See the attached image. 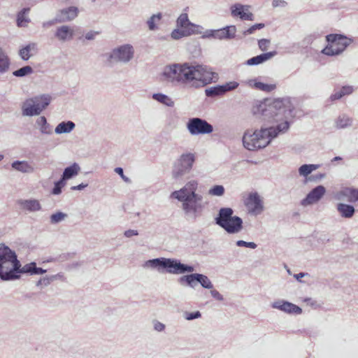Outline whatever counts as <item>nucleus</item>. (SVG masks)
<instances>
[{
    "label": "nucleus",
    "mask_w": 358,
    "mask_h": 358,
    "mask_svg": "<svg viewBox=\"0 0 358 358\" xmlns=\"http://www.w3.org/2000/svg\"><path fill=\"white\" fill-rule=\"evenodd\" d=\"M148 264L152 267L158 268L159 271L166 269V272L171 273L178 274L194 271L192 266L182 264L177 260L171 259H154L148 261Z\"/></svg>",
    "instance_id": "obj_6"
},
{
    "label": "nucleus",
    "mask_w": 358,
    "mask_h": 358,
    "mask_svg": "<svg viewBox=\"0 0 358 358\" xmlns=\"http://www.w3.org/2000/svg\"><path fill=\"white\" fill-rule=\"evenodd\" d=\"M352 120L347 115H340L336 121V127L343 129L351 125Z\"/></svg>",
    "instance_id": "obj_34"
},
{
    "label": "nucleus",
    "mask_w": 358,
    "mask_h": 358,
    "mask_svg": "<svg viewBox=\"0 0 358 358\" xmlns=\"http://www.w3.org/2000/svg\"><path fill=\"white\" fill-rule=\"evenodd\" d=\"M193 33H194V29H182L180 30V29H174L172 31L171 37L173 39H179V38H182L184 36H189V35H191Z\"/></svg>",
    "instance_id": "obj_35"
},
{
    "label": "nucleus",
    "mask_w": 358,
    "mask_h": 358,
    "mask_svg": "<svg viewBox=\"0 0 358 358\" xmlns=\"http://www.w3.org/2000/svg\"><path fill=\"white\" fill-rule=\"evenodd\" d=\"M124 235L127 237H131L133 236L138 235V232H137V231H135V230L129 229L124 232Z\"/></svg>",
    "instance_id": "obj_53"
},
{
    "label": "nucleus",
    "mask_w": 358,
    "mask_h": 358,
    "mask_svg": "<svg viewBox=\"0 0 358 358\" xmlns=\"http://www.w3.org/2000/svg\"><path fill=\"white\" fill-rule=\"evenodd\" d=\"M256 30L255 25L250 27L247 31L246 33L248 34H252Z\"/></svg>",
    "instance_id": "obj_60"
},
{
    "label": "nucleus",
    "mask_w": 358,
    "mask_h": 358,
    "mask_svg": "<svg viewBox=\"0 0 358 358\" xmlns=\"http://www.w3.org/2000/svg\"><path fill=\"white\" fill-rule=\"evenodd\" d=\"M338 199H346L348 202L354 203L358 201V189L350 187H345L337 193Z\"/></svg>",
    "instance_id": "obj_18"
},
{
    "label": "nucleus",
    "mask_w": 358,
    "mask_h": 358,
    "mask_svg": "<svg viewBox=\"0 0 358 358\" xmlns=\"http://www.w3.org/2000/svg\"><path fill=\"white\" fill-rule=\"evenodd\" d=\"M53 278L54 277L43 278L40 279L37 282V285L47 286V285H48L51 282V281L52 280Z\"/></svg>",
    "instance_id": "obj_50"
},
{
    "label": "nucleus",
    "mask_w": 358,
    "mask_h": 358,
    "mask_svg": "<svg viewBox=\"0 0 358 358\" xmlns=\"http://www.w3.org/2000/svg\"><path fill=\"white\" fill-rule=\"evenodd\" d=\"M22 206L30 211H36L41 209V205L37 200H25L22 201Z\"/></svg>",
    "instance_id": "obj_32"
},
{
    "label": "nucleus",
    "mask_w": 358,
    "mask_h": 358,
    "mask_svg": "<svg viewBox=\"0 0 358 358\" xmlns=\"http://www.w3.org/2000/svg\"><path fill=\"white\" fill-rule=\"evenodd\" d=\"M35 48V44H29L24 48H22L20 50V55L21 58L24 60H27L30 58L31 54L30 52L31 50Z\"/></svg>",
    "instance_id": "obj_41"
},
{
    "label": "nucleus",
    "mask_w": 358,
    "mask_h": 358,
    "mask_svg": "<svg viewBox=\"0 0 358 358\" xmlns=\"http://www.w3.org/2000/svg\"><path fill=\"white\" fill-rule=\"evenodd\" d=\"M155 329L157 331H162L164 329V325L163 324L160 323V322H157L155 324Z\"/></svg>",
    "instance_id": "obj_56"
},
{
    "label": "nucleus",
    "mask_w": 358,
    "mask_h": 358,
    "mask_svg": "<svg viewBox=\"0 0 358 358\" xmlns=\"http://www.w3.org/2000/svg\"><path fill=\"white\" fill-rule=\"evenodd\" d=\"M275 122L290 115L294 110V106L288 98L276 99L268 106L267 109Z\"/></svg>",
    "instance_id": "obj_8"
},
{
    "label": "nucleus",
    "mask_w": 358,
    "mask_h": 358,
    "mask_svg": "<svg viewBox=\"0 0 358 358\" xmlns=\"http://www.w3.org/2000/svg\"><path fill=\"white\" fill-rule=\"evenodd\" d=\"M74 30L69 26H62L57 29L55 36L60 41L71 40L73 38Z\"/></svg>",
    "instance_id": "obj_21"
},
{
    "label": "nucleus",
    "mask_w": 358,
    "mask_h": 358,
    "mask_svg": "<svg viewBox=\"0 0 358 358\" xmlns=\"http://www.w3.org/2000/svg\"><path fill=\"white\" fill-rule=\"evenodd\" d=\"M62 179L57 182L55 185V187L52 189L53 194H59L61 193V189L63 186H64L65 183Z\"/></svg>",
    "instance_id": "obj_46"
},
{
    "label": "nucleus",
    "mask_w": 358,
    "mask_h": 358,
    "mask_svg": "<svg viewBox=\"0 0 358 358\" xmlns=\"http://www.w3.org/2000/svg\"><path fill=\"white\" fill-rule=\"evenodd\" d=\"M201 317V313L199 311H196L194 313H185V318L187 320H191L193 319L199 318Z\"/></svg>",
    "instance_id": "obj_51"
},
{
    "label": "nucleus",
    "mask_w": 358,
    "mask_h": 358,
    "mask_svg": "<svg viewBox=\"0 0 358 358\" xmlns=\"http://www.w3.org/2000/svg\"><path fill=\"white\" fill-rule=\"evenodd\" d=\"M194 161L195 157L194 154L187 153L182 155L178 160L177 168L173 172V177L177 178L185 172L189 171L192 168Z\"/></svg>",
    "instance_id": "obj_12"
},
{
    "label": "nucleus",
    "mask_w": 358,
    "mask_h": 358,
    "mask_svg": "<svg viewBox=\"0 0 358 358\" xmlns=\"http://www.w3.org/2000/svg\"><path fill=\"white\" fill-rule=\"evenodd\" d=\"M78 10L76 7L71 6L66 9L60 10L59 21L66 22L76 18L78 15Z\"/></svg>",
    "instance_id": "obj_22"
},
{
    "label": "nucleus",
    "mask_w": 358,
    "mask_h": 358,
    "mask_svg": "<svg viewBox=\"0 0 358 358\" xmlns=\"http://www.w3.org/2000/svg\"><path fill=\"white\" fill-rule=\"evenodd\" d=\"M259 48L262 51H266L267 50L269 45H270V41L268 39H261L258 41Z\"/></svg>",
    "instance_id": "obj_48"
},
{
    "label": "nucleus",
    "mask_w": 358,
    "mask_h": 358,
    "mask_svg": "<svg viewBox=\"0 0 358 358\" xmlns=\"http://www.w3.org/2000/svg\"><path fill=\"white\" fill-rule=\"evenodd\" d=\"M97 34H99V32L90 31L86 34L85 38L88 40H91L93 39Z\"/></svg>",
    "instance_id": "obj_54"
},
{
    "label": "nucleus",
    "mask_w": 358,
    "mask_h": 358,
    "mask_svg": "<svg viewBox=\"0 0 358 358\" xmlns=\"http://www.w3.org/2000/svg\"><path fill=\"white\" fill-rule=\"evenodd\" d=\"M289 122H285L279 124L276 128L261 129L253 132L247 131L243 136L244 147L248 150H257L267 146L271 140L276 137L279 133H283L288 130Z\"/></svg>",
    "instance_id": "obj_1"
},
{
    "label": "nucleus",
    "mask_w": 358,
    "mask_h": 358,
    "mask_svg": "<svg viewBox=\"0 0 358 358\" xmlns=\"http://www.w3.org/2000/svg\"><path fill=\"white\" fill-rule=\"evenodd\" d=\"M211 294L213 297L217 299H222V296L220 295V294L216 291V290H212L211 291Z\"/></svg>",
    "instance_id": "obj_57"
},
{
    "label": "nucleus",
    "mask_w": 358,
    "mask_h": 358,
    "mask_svg": "<svg viewBox=\"0 0 358 358\" xmlns=\"http://www.w3.org/2000/svg\"><path fill=\"white\" fill-rule=\"evenodd\" d=\"M80 169L77 164H73L64 169L62 179L63 180L70 179L71 178L78 175Z\"/></svg>",
    "instance_id": "obj_29"
},
{
    "label": "nucleus",
    "mask_w": 358,
    "mask_h": 358,
    "mask_svg": "<svg viewBox=\"0 0 358 358\" xmlns=\"http://www.w3.org/2000/svg\"><path fill=\"white\" fill-rule=\"evenodd\" d=\"M29 11V8H24L21 12H20L17 15V23L18 27H24L28 22L29 20L25 17L26 13Z\"/></svg>",
    "instance_id": "obj_40"
},
{
    "label": "nucleus",
    "mask_w": 358,
    "mask_h": 358,
    "mask_svg": "<svg viewBox=\"0 0 358 358\" xmlns=\"http://www.w3.org/2000/svg\"><path fill=\"white\" fill-rule=\"evenodd\" d=\"M248 85L250 87H253L256 90L267 92L274 90L276 87V85L275 84H265L264 83L258 81L257 79H252L248 80Z\"/></svg>",
    "instance_id": "obj_23"
},
{
    "label": "nucleus",
    "mask_w": 358,
    "mask_h": 358,
    "mask_svg": "<svg viewBox=\"0 0 358 358\" xmlns=\"http://www.w3.org/2000/svg\"><path fill=\"white\" fill-rule=\"evenodd\" d=\"M46 272V270H44L41 268L36 267V265L35 266V269L34 271V274H43Z\"/></svg>",
    "instance_id": "obj_55"
},
{
    "label": "nucleus",
    "mask_w": 358,
    "mask_h": 358,
    "mask_svg": "<svg viewBox=\"0 0 358 358\" xmlns=\"http://www.w3.org/2000/svg\"><path fill=\"white\" fill-rule=\"evenodd\" d=\"M65 217V214L59 212L52 215L50 219L52 223H57L62 221Z\"/></svg>",
    "instance_id": "obj_47"
},
{
    "label": "nucleus",
    "mask_w": 358,
    "mask_h": 358,
    "mask_svg": "<svg viewBox=\"0 0 358 358\" xmlns=\"http://www.w3.org/2000/svg\"><path fill=\"white\" fill-rule=\"evenodd\" d=\"M125 182H129V178H127L124 175H123V177H121Z\"/></svg>",
    "instance_id": "obj_64"
},
{
    "label": "nucleus",
    "mask_w": 358,
    "mask_h": 358,
    "mask_svg": "<svg viewBox=\"0 0 358 358\" xmlns=\"http://www.w3.org/2000/svg\"><path fill=\"white\" fill-rule=\"evenodd\" d=\"M177 26L184 29H194L195 25L189 22L187 13H182L177 20Z\"/></svg>",
    "instance_id": "obj_26"
},
{
    "label": "nucleus",
    "mask_w": 358,
    "mask_h": 358,
    "mask_svg": "<svg viewBox=\"0 0 358 358\" xmlns=\"http://www.w3.org/2000/svg\"><path fill=\"white\" fill-rule=\"evenodd\" d=\"M51 97L49 95H42L27 99L22 106V114L26 116L38 115L50 103Z\"/></svg>",
    "instance_id": "obj_7"
},
{
    "label": "nucleus",
    "mask_w": 358,
    "mask_h": 358,
    "mask_svg": "<svg viewBox=\"0 0 358 358\" xmlns=\"http://www.w3.org/2000/svg\"><path fill=\"white\" fill-rule=\"evenodd\" d=\"M304 276V273H300L297 275H295V277L296 278V279H299L300 278H302Z\"/></svg>",
    "instance_id": "obj_63"
},
{
    "label": "nucleus",
    "mask_w": 358,
    "mask_h": 358,
    "mask_svg": "<svg viewBox=\"0 0 358 358\" xmlns=\"http://www.w3.org/2000/svg\"><path fill=\"white\" fill-rule=\"evenodd\" d=\"M217 74L203 65H190L188 63L180 64V83L183 84H199L206 85L215 82Z\"/></svg>",
    "instance_id": "obj_2"
},
{
    "label": "nucleus",
    "mask_w": 358,
    "mask_h": 358,
    "mask_svg": "<svg viewBox=\"0 0 358 358\" xmlns=\"http://www.w3.org/2000/svg\"><path fill=\"white\" fill-rule=\"evenodd\" d=\"M244 204L249 213L259 215L264 210L263 201L257 192H251L244 197Z\"/></svg>",
    "instance_id": "obj_11"
},
{
    "label": "nucleus",
    "mask_w": 358,
    "mask_h": 358,
    "mask_svg": "<svg viewBox=\"0 0 358 358\" xmlns=\"http://www.w3.org/2000/svg\"><path fill=\"white\" fill-rule=\"evenodd\" d=\"M197 274L198 273H194L187 275H184L180 278V282L181 283H182L183 282H186L188 285L194 287L196 283L198 282L196 276Z\"/></svg>",
    "instance_id": "obj_38"
},
{
    "label": "nucleus",
    "mask_w": 358,
    "mask_h": 358,
    "mask_svg": "<svg viewBox=\"0 0 358 358\" xmlns=\"http://www.w3.org/2000/svg\"><path fill=\"white\" fill-rule=\"evenodd\" d=\"M337 210L341 215L345 218L352 217L355 213L354 207L345 203H338L337 205Z\"/></svg>",
    "instance_id": "obj_25"
},
{
    "label": "nucleus",
    "mask_w": 358,
    "mask_h": 358,
    "mask_svg": "<svg viewBox=\"0 0 358 358\" xmlns=\"http://www.w3.org/2000/svg\"><path fill=\"white\" fill-rule=\"evenodd\" d=\"M354 89L352 86H343L339 91L335 92L331 95L330 99L331 101L338 100L345 95L352 94Z\"/></svg>",
    "instance_id": "obj_28"
},
{
    "label": "nucleus",
    "mask_w": 358,
    "mask_h": 358,
    "mask_svg": "<svg viewBox=\"0 0 358 358\" xmlns=\"http://www.w3.org/2000/svg\"><path fill=\"white\" fill-rule=\"evenodd\" d=\"M134 52L132 47L127 45L113 50L112 57H115L120 61L127 62L133 56Z\"/></svg>",
    "instance_id": "obj_17"
},
{
    "label": "nucleus",
    "mask_w": 358,
    "mask_h": 358,
    "mask_svg": "<svg viewBox=\"0 0 358 358\" xmlns=\"http://www.w3.org/2000/svg\"><path fill=\"white\" fill-rule=\"evenodd\" d=\"M9 66V59L5 55L1 48H0V73L5 72Z\"/></svg>",
    "instance_id": "obj_37"
},
{
    "label": "nucleus",
    "mask_w": 358,
    "mask_h": 358,
    "mask_svg": "<svg viewBox=\"0 0 358 358\" xmlns=\"http://www.w3.org/2000/svg\"><path fill=\"white\" fill-rule=\"evenodd\" d=\"M35 266H36V263L31 262V263L25 264L22 268L20 267L19 275L22 273H29L31 274H34Z\"/></svg>",
    "instance_id": "obj_45"
},
{
    "label": "nucleus",
    "mask_w": 358,
    "mask_h": 358,
    "mask_svg": "<svg viewBox=\"0 0 358 358\" xmlns=\"http://www.w3.org/2000/svg\"><path fill=\"white\" fill-rule=\"evenodd\" d=\"M273 307L289 313L301 314L302 313L301 308L287 301L275 302L273 305Z\"/></svg>",
    "instance_id": "obj_19"
},
{
    "label": "nucleus",
    "mask_w": 358,
    "mask_h": 358,
    "mask_svg": "<svg viewBox=\"0 0 358 358\" xmlns=\"http://www.w3.org/2000/svg\"><path fill=\"white\" fill-rule=\"evenodd\" d=\"M327 45L322 53L328 56L338 55L351 43L352 40L341 34H331L326 36Z\"/></svg>",
    "instance_id": "obj_5"
},
{
    "label": "nucleus",
    "mask_w": 358,
    "mask_h": 358,
    "mask_svg": "<svg viewBox=\"0 0 358 358\" xmlns=\"http://www.w3.org/2000/svg\"><path fill=\"white\" fill-rule=\"evenodd\" d=\"M87 186V185H83V184H80L78 186H73L71 187V189L73 190H81L83 189L84 187H85Z\"/></svg>",
    "instance_id": "obj_58"
},
{
    "label": "nucleus",
    "mask_w": 358,
    "mask_h": 358,
    "mask_svg": "<svg viewBox=\"0 0 358 358\" xmlns=\"http://www.w3.org/2000/svg\"><path fill=\"white\" fill-rule=\"evenodd\" d=\"M32 72V69L29 66H24L13 72V75L17 77H22L30 74Z\"/></svg>",
    "instance_id": "obj_43"
},
{
    "label": "nucleus",
    "mask_w": 358,
    "mask_h": 358,
    "mask_svg": "<svg viewBox=\"0 0 358 358\" xmlns=\"http://www.w3.org/2000/svg\"><path fill=\"white\" fill-rule=\"evenodd\" d=\"M238 86L237 82H229L222 85H217L215 87H210L206 90V94L208 96H220L223 95L227 92H229L236 89Z\"/></svg>",
    "instance_id": "obj_14"
},
{
    "label": "nucleus",
    "mask_w": 358,
    "mask_h": 358,
    "mask_svg": "<svg viewBox=\"0 0 358 358\" xmlns=\"http://www.w3.org/2000/svg\"><path fill=\"white\" fill-rule=\"evenodd\" d=\"M187 127L189 133L192 135L208 134L213 131L211 124L206 120L198 117L190 119Z\"/></svg>",
    "instance_id": "obj_10"
},
{
    "label": "nucleus",
    "mask_w": 358,
    "mask_h": 358,
    "mask_svg": "<svg viewBox=\"0 0 358 358\" xmlns=\"http://www.w3.org/2000/svg\"><path fill=\"white\" fill-rule=\"evenodd\" d=\"M318 167L319 165L316 164H304L299 168V172L301 176H307Z\"/></svg>",
    "instance_id": "obj_36"
},
{
    "label": "nucleus",
    "mask_w": 358,
    "mask_h": 358,
    "mask_svg": "<svg viewBox=\"0 0 358 358\" xmlns=\"http://www.w3.org/2000/svg\"><path fill=\"white\" fill-rule=\"evenodd\" d=\"M286 2L283 0H273L272 2L273 7L284 6Z\"/></svg>",
    "instance_id": "obj_52"
},
{
    "label": "nucleus",
    "mask_w": 358,
    "mask_h": 358,
    "mask_svg": "<svg viewBox=\"0 0 358 358\" xmlns=\"http://www.w3.org/2000/svg\"><path fill=\"white\" fill-rule=\"evenodd\" d=\"M236 245L239 247H246L255 249L257 248V245L253 242H246L244 241H238Z\"/></svg>",
    "instance_id": "obj_49"
},
{
    "label": "nucleus",
    "mask_w": 358,
    "mask_h": 358,
    "mask_svg": "<svg viewBox=\"0 0 358 358\" xmlns=\"http://www.w3.org/2000/svg\"><path fill=\"white\" fill-rule=\"evenodd\" d=\"M75 124L71 121L62 122L55 128L57 134L69 133L73 129Z\"/></svg>",
    "instance_id": "obj_31"
},
{
    "label": "nucleus",
    "mask_w": 358,
    "mask_h": 358,
    "mask_svg": "<svg viewBox=\"0 0 358 358\" xmlns=\"http://www.w3.org/2000/svg\"><path fill=\"white\" fill-rule=\"evenodd\" d=\"M236 33V27L231 25L222 29L210 30L206 32V36L219 40L231 39L235 37Z\"/></svg>",
    "instance_id": "obj_13"
},
{
    "label": "nucleus",
    "mask_w": 358,
    "mask_h": 358,
    "mask_svg": "<svg viewBox=\"0 0 358 358\" xmlns=\"http://www.w3.org/2000/svg\"><path fill=\"white\" fill-rule=\"evenodd\" d=\"M255 27L256 29H260L264 27V24H262V23L256 24H255Z\"/></svg>",
    "instance_id": "obj_61"
},
{
    "label": "nucleus",
    "mask_w": 358,
    "mask_h": 358,
    "mask_svg": "<svg viewBox=\"0 0 358 358\" xmlns=\"http://www.w3.org/2000/svg\"><path fill=\"white\" fill-rule=\"evenodd\" d=\"M153 98L155 100H157L168 106H173L174 104V102L171 100V99H170L166 95H164L162 94H155L153 95Z\"/></svg>",
    "instance_id": "obj_39"
},
{
    "label": "nucleus",
    "mask_w": 358,
    "mask_h": 358,
    "mask_svg": "<svg viewBox=\"0 0 358 358\" xmlns=\"http://www.w3.org/2000/svg\"><path fill=\"white\" fill-rule=\"evenodd\" d=\"M20 262L17 259L10 258L7 261L0 262V278L3 280H14L19 278Z\"/></svg>",
    "instance_id": "obj_9"
},
{
    "label": "nucleus",
    "mask_w": 358,
    "mask_h": 358,
    "mask_svg": "<svg viewBox=\"0 0 358 358\" xmlns=\"http://www.w3.org/2000/svg\"><path fill=\"white\" fill-rule=\"evenodd\" d=\"M197 281L200 282V284L204 288L210 289L213 287V285L208 278L202 274H197Z\"/></svg>",
    "instance_id": "obj_42"
},
{
    "label": "nucleus",
    "mask_w": 358,
    "mask_h": 358,
    "mask_svg": "<svg viewBox=\"0 0 358 358\" xmlns=\"http://www.w3.org/2000/svg\"><path fill=\"white\" fill-rule=\"evenodd\" d=\"M115 171L118 173L121 177H123V169L120 167H117L115 169Z\"/></svg>",
    "instance_id": "obj_59"
},
{
    "label": "nucleus",
    "mask_w": 358,
    "mask_h": 358,
    "mask_svg": "<svg viewBox=\"0 0 358 358\" xmlns=\"http://www.w3.org/2000/svg\"><path fill=\"white\" fill-rule=\"evenodd\" d=\"M12 167L22 173H31L34 171L33 166L25 161H15L12 164Z\"/></svg>",
    "instance_id": "obj_27"
},
{
    "label": "nucleus",
    "mask_w": 358,
    "mask_h": 358,
    "mask_svg": "<svg viewBox=\"0 0 358 358\" xmlns=\"http://www.w3.org/2000/svg\"><path fill=\"white\" fill-rule=\"evenodd\" d=\"M40 122L41 123H46V119L45 117H41L39 118Z\"/></svg>",
    "instance_id": "obj_62"
},
{
    "label": "nucleus",
    "mask_w": 358,
    "mask_h": 358,
    "mask_svg": "<svg viewBox=\"0 0 358 358\" xmlns=\"http://www.w3.org/2000/svg\"><path fill=\"white\" fill-rule=\"evenodd\" d=\"M275 55V52H268L266 53H263L262 55H257L256 57H253L250 59H249L246 64L248 65L252 66V65H257L259 64H262L271 58H272Z\"/></svg>",
    "instance_id": "obj_24"
},
{
    "label": "nucleus",
    "mask_w": 358,
    "mask_h": 358,
    "mask_svg": "<svg viewBox=\"0 0 358 358\" xmlns=\"http://www.w3.org/2000/svg\"><path fill=\"white\" fill-rule=\"evenodd\" d=\"M231 15L234 17H240L242 20H252V14L240 4L231 7Z\"/></svg>",
    "instance_id": "obj_20"
},
{
    "label": "nucleus",
    "mask_w": 358,
    "mask_h": 358,
    "mask_svg": "<svg viewBox=\"0 0 358 358\" xmlns=\"http://www.w3.org/2000/svg\"><path fill=\"white\" fill-rule=\"evenodd\" d=\"M325 192V188L322 185L316 187L302 201V205L307 206L316 203L322 197Z\"/></svg>",
    "instance_id": "obj_16"
},
{
    "label": "nucleus",
    "mask_w": 358,
    "mask_h": 358,
    "mask_svg": "<svg viewBox=\"0 0 358 358\" xmlns=\"http://www.w3.org/2000/svg\"><path fill=\"white\" fill-rule=\"evenodd\" d=\"M224 193V188L222 185H215L208 192V194L213 196H222Z\"/></svg>",
    "instance_id": "obj_44"
},
{
    "label": "nucleus",
    "mask_w": 358,
    "mask_h": 358,
    "mask_svg": "<svg viewBox=\"0 0 358 358\" xmlns=\"http://www.w3.org/2000/svg\"><path fill=\"white\" fill-rule=\"evenodd\" d=\"M15 252L3 244H0V262L7 261L10 258H14Z\"/></svg>",
    "instance_id": "obj_30"
},
{
    "label": "nucleus",
    "mask_w": 358,
    "mask_h": 358,
    "mask_svg": "<svg viewBox=\"0 0 358 358\" xmlns=\"http://www.w3.org/2000/svg\"><path fill=\"white\" fill-rule=\"evenodd\" d=\"M162 20V14L157 13L152 15L147 21V24L150 30H155L157 29V24Z\"/></svg>",
    "instance_id": "obj_33"
},
{
    "label": "nucleus",
    "mask_w": 358,
    "mask_h": 358,
    "mask_svg": "<svg viewBox=\"0 0 358 358\" xmlns=\"http://www.w3.org/2000/svg\"><path fill=\"white\" fill-rule=\"evenodd\" d=\"M198 183L195 180L188 182L186 185L171 194V197L182 202V208L186 213H193L195 215L201 213L203 206L201 203L202 196L196 194Z\"/></svg>",
    "instance_id": "obj_3"
},
{
    "label": "nucleus",
    "mask_w": 358,
    "mask_h": 358,
    "mask_svg": "<svg viewBox=\"0 0 358 358\" xmlns=\"http://www.w3.org/2000/svg\"><path fill=\"white\" fill-rule=\"evenodd\" d=\"M162 76L164 80L180 83V64H174L166 66Z\"/></svg>",
    "instance_id": "obj_15"
},
{
    "label": "nucleus",
    "mask_w": 358,
    "mask_h": 358,
    "mask_svg": "<svg viewBox=\"0 0 358 358\" xmlns=\"http://www.w3.org/2000/svg\"><path fill=\"white\" fill-rule=\"evenodd\" d=\"M233 210L229 208H221L216 223L228 233L235 234L242 229V220L237 216H232Z\"/></svg>",
    "instance_id": "obj_4"
}]
</instances>
